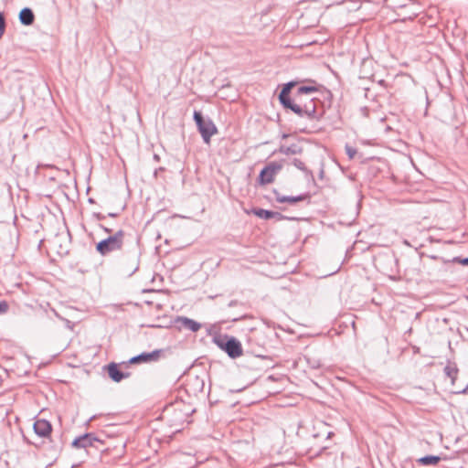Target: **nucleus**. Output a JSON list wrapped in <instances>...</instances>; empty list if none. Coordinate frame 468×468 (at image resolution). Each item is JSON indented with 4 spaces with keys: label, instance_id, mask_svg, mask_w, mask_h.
Returning <instances> with one entry per match:
<instances>
[{
    "label": "nucleus",
    "instance_id": "nucleus-1",
    "mask_svg": "<svg viewBox=\"0 0 468 468\" xmlns=\"http://www.w3.org/2000/svg\"><path fill=\"white\" fill-rule=\"evenodd\" d=\"M296 82L289 81L283 85L280 94L279 101L282 107L286 110H291L300 118L309 121H317L322 116V113L317 112V103L314 98L304 100L303 98L293 97L291 98L290 94L292 90L295 87Z\"/></svg>",
    "mask_w": 468,
    "mask_h": 468
},
{
    "label": "nucleus",
    "instance_id": "nucleus-2",
    "mask_svg": "<svg viewBox=\"0 0 468 468\" xmlns=\"http://www.w3.org/2000/svg\"><path fill=\"white\" fill-rule=\"evenodd\" d=\"M125 232L120 229L96 244V251L101 256L121 250L124 244Z\"/></svg>",
    "mask_w": 468,
    "mask_h": 468
},
{
    "label": "nucleus",
    "instance_id": "nucleus-3",
    "mask_svg": "<svg viewBox=\"0 0 468 468\" xmlns=\"http://www.w3.org/2000/svg\"><path fill=\"white\" fill-rule=\"evenodd\" d=\"M215 344L231 358L239 357L242 355V346L234 336L218 335L214 337Z\"/></svg>",
    "mask_w": 468,
    "mask_h": 468
},
{
    "label": "nucleus",
    "instance_id": "nucleus-4",
    "mask_svg": "<svg viewBox=\"0 0 468 468\" xmlns=\"http://www.w3.org/2000/svg\"><path fill=\"white\" fill-rule=\"evenodd\" d=\"M197 130L206 144L210 143L211 137L218 133V128L210 118H204L203 114L195 111L193 115Z\"/></svg>",
    "mask_w": 468,
    "mask_h": 468
},
{
    "label": "nucleus",
    "instance_id": "nucleus-5",
    "mask_svg": "<svg viewBox=\"0 0 468 468\" xmlns=\"http://www.w3.org/2000/svg\"><path fill=\"white\" fill-rule=\"evenodd\" d=\"M282 169V165L271 162L261 171L258 181L260 185H267L273 182L275 176Z\"/></svg>",
    "mask_w": 468,
    "mask_h": 468
},
{
    "label": "nucleus",
    "instance_id": "nucleus-6",
    "mask_svg": "<svg viewBox=\"0 0 468 468\" xmlns=\"http://www.w3.org/2000/svg\"><path fill=\"white\" fill-rule=\"evenodd\" d=\"M139 268V259L133 255L128 259L123 258L119 262V271L128 277L132 276Z\"/></svg>",
    "mask_w": 468,
    "mask_h": 468
},
{
    "label": "nucleus",
    "instance_id": "nucleus-7",
    "mask_svg": "<svg viewBox=\"0 0 468 468\" xmlns=\"http://www.w3.org/2000/svg\"><path fill=\"white\" fill-rule=\"evenodd\" d=\"M205 388V382L203 378L198 376L189 377L186 382V391L190 396L197 397L198 394L202 393Z\"/></svg>",
    "mask_w": 468,
    "mask_h": 468
},
{
    "label": "nucleus",
    "instance_id": "nucleus-8",
    "mask_svg": "<svg viewBox=\"0 0 468 468\" xmlns=\"http://www.w3.org/2000/svg\"><path fill=\"white\" fill-rule=\"evenodd\" d=\"M161 352L162 351L158 350V349L154 350L149 353L144 352L138 356L132 357L129 360V363L138 364V363H148V362H152V361H157L160 357Z\"/></svg>",
    "mask_w": 468,
    "mask_h": 468
},
{
    "label": "nucleus",
    "instance_id": "nucleus-9",
    "mask_svg": "<svg viewBox=\"0 0 468 468\" xmlns=\"http://www.w3.org/2000/svg\"><path fill=\"white\" fill-rule=\"evenodd\" d=\"M101 441L93 433H85L80 437H77L72 441V446L75 448H87L93 446L94 442Z\"/></svg>",
    "mask_w": 468,
    "mask_h": 468
},
{
    "label": "nucleus",
    "instance_id": "nucleus-10",
    "mask_svg": "<svg viewBox=\"0 0 468 468\" xmlns=\"http://www.w3.org/2000/svg\"><path fill=\"white\" fill-rule=\"evenodd\" d=\"M34 431L37 435L42 438H47L52 431V426L49 421L46 420H37L33 425Z\"/></svg>",
    "mask_w": 468,
    "mask_h": 468
},
{
    "label": "nucleus",
    "instance_id": "nucleus-11",
    "mask_svg": "<svg viewBox=\"0 0 468 468\" xmlns=\"http://www.w3.org/2000/svg\"><path fill=\"white\" fill-rule=\"evenodd\" d=\"M106 370L110 378L114 382H121L122 379L130 377V373L121 371L118 365L114 362L106 366Z\"/></svg>",
    "mask_w": 468,
    "mask_h": 468
},
{
    "label": "nucleus",
    "instance_id": "nucleus-12",
    "mask_svg": "<svg viewBox=\"0 0 468 468\" xmlns=\"http://www.w3.org/2000/svg\"><path fill=\"white\" fill-rule=\"evenodd\" d=\"M178 327L187 329L191 332H197L201 328V324L187 317H178L176 319Z\"/></svg>",
    "mask_w": 468,
    "mask_h": 468
},
{
    "label": "nucleus",
    "instance_id": "nucleus-13",
    "mask_svg": "<svg viewBox=\"0 0 468 468\" xmlns=\"http://www.w3.org/2000/svg\"><path fill=\"white\" fill-rule=\"evenodd\" d=\"M274 195H275V199L277 202H280V203H290V204H294L296 202H299V201H303V200H305L309 197V195L308 194H303V195H299V196H296V197H289V196H283L282 194H280L278 191L274 190Z\"/></svg>",
    "mask_w": 468,
    "mask_h": 468
},
{
    "label": "nucleus",
    "instance_id": "nucleus-14",
    "mask_svg": "<svg viewBox=\"0 0 468 468\" xmlns=\"http://www.w3.org/2000/svg\"><path fill=\"white\" fill-rule=\"evenodd\" d=\"M19 21L24 26H31L35 21V15L29 7H24L19 13Z\"/></svg>",
    "mask_w": 468,
    "mask_h": 468
},
{
    "label": "nucleus",
    "instance_id": "nucleus-15",
    "mask_svg": "<svg viewBox=\"0 0 468 468\" xmlns=\"http://www.w3.org/2000/svg\"><path fill=\"white\" fill-rule=\"evenodd\" d=\"M278 152L286 155L300 154L303 153V147L300 144H292L289 146L281 145Z\"/></svg>",
    "mask_w": 468,
    "mask_h": 468
},
{
    "label": "nucleus",
    "instance_id": "nucleus-16",
    "mask_svg": "<svg viewBox=\"0 0 468 468\" xmlns=\"http://www.w3.org/2000/svg\"><path fill=\"white\" fill-rule=\"evenodd\" d=\"M441 460V458L437 455H426V456H423V457H420V459H418L417 463L419 464L424 465V466H428V465L435 466L440 463Z\"/></svg>",
    "mask_w": 468,
    "mask_h": 468
},
{
    "label": "nucleus",
    "instance_id": "nucleus-17",
    "mask_svg": "<svg viewBox=\"0 0 468 468\" xmlns=\"http://www.w3.org/2000/svg\"><path fill=\"white\" fill-rule=\"evenodd\" d=\"M317 90L314 86H300L293 97L303 98L304 95H310Z\"/></svg>",
    "mask_w": 468,
    "mask_h": 468
},
{
    "label": "nucleus",
    "instance_id": "nucleus-18",
    "mask_svg": "<svg viewBox=\"0 0 468 468\" xmlns=\"http://www.w3.org/2000/svg\"><path fill=\"white\" fill-rule=\"evenodd\" d=\"M317 90L314 86H300L293 97L303 98L304 95H310Z\"/></svg>",
    "mask_w": 468,
    "mask_h": 468
},
{
    "label": "nucleus",
    "instance_id": "nucleus-19",
    "mask_svg": "<svg viewBox=\"0 0 468 468\" xmlns=\"http://www.w3.org/2000/svg\"><path fill=\"white\" fill-rule=\"evenodd\" d=\"M444 373L445 375L452 379V383L454 384V381L456 379L457 374H458V368L455 364L449 363L444 367Z\"/></svg>",
    "mask_w": 468,
    "mask_h": 468
},
{
    "label": "nucleus",
    "instance_id": "nucleus-20",
    "mask_svg": "<svg viewBox=\"0 0 468 468\" xmlns=\"http://www.w3.org/2000/svg\"><path fill=\"white\" fill-rule=\"evenodd\" d=\"M253 213L257 217L263 218V219H271L273 218V211H271V210H267V209H263V208H255V209H253Z\"/></svg>",
    "mask_w": 468,
    "mask_h": 468
},
{
    "label": "nucleus",
    "instance_id": "nucleus-21",
    "mask_svg": "<svg viewBox=\"0 0 468 468\" xmlns=\"http://www.w3.org/2000/svg\"><path fill=\"white\" fill-rule=\"evenodd\" d=\"M292 164L296 168H298L299 170H301V171H303V172H304V173H306V174H308V175H311V176H313L312 172H311V171H309V170L306 168V166H305L304 163H303V161H301L300 159L294 158V159L292 160Z\"/></svg>",
    "mask_w": 468,
    "mask_h": 468
},
{
    "label": "nucleus",
    "instance_id": "nucleus-22",
    "mask_svg": "<svg viewBox=\"0 0 468 468\" xmlns=\"http://www.w3.org/2000/svg\"><path fill=\"white\" fill-rule=\"evenodd\" d=\"M345 149H346V153L348 155L349 159H353L357 153L356 148H354L348 144L346 145Z\"/></svg>",
    "mask_w": 468,
    "mask_h": 468
},
{
    "label": "nucleus",
    "instance_id": "nucleus-23",
    "mask_svg": "<svg viewBox=\"0 0 468 468\" xmlns=\"http://www.w3.org/2000/svg\"><path fill=\"white\" fill-rule=\"evenodd\" d=\"M5 30V20L4 15L0 12V38L3 37Z\"/></svg>",
    "mask_w": 468,
    "mask_h": 468
},
{
    "label": "nucleus",
    "instance_id": "nucleus-24",
    "mask_svg": "<svg viewBox=\"0 0 468 468\" xmlns=\"http://www.w3.org/2000/svg\"><path fill=\"white\" fill-rule=\"evenodd\" d=\"M452 262H458L462 265L468 266V257L461 259L459 257H455L452 260Z\"/></svg>",
    "mask_w": 468,
    "mask_h": 468
},
{
    "label": "nucleus",
    "instance_id": "nucleus-25",
    "mask_svg": "<svg viewBox=\"0 0 468 468\" xmlns=\"http://www.w3.org/2000/svg\"><path fill=\"white\" fill-rule=\"evenodd\" d=\"M9 305L5 301L0 302V314H5L8 311Z\"/></svg>",
    "mask_w": 468,
    "mask_h": 468
},
{
    "label": "nucleus",
    "instance_id": "nucleus-26",
    "mask_svg": "<svg viewBox=\"0 0 468 468\" xmlns=\"http://www.w3.org/2000/svg\"><path fill=\"white\" fill-rule=\"evenodd\" d=\"M272 218H275L276 220H282V219L285 218V217L282 214H281L280 212L273 211Z\"/></svg>",
    "mask_w": 468,
    "mask_h": 468
},
{
    "label": "nucleus",
    "instance_id": "nucleus-27",
    "mask_svg": "<svg viewBox=\"0 0 468 468\" xmlns=\"http://www.w3.org/2000/svg\"><path fill=\"white\" fill-rule=\"evenodd\" d=\"M94 217L98 219V220H102L105 218V216L101 214V213H95L94 214Z\"/></svg>",
    "mask_w": 468,
    "mask_h": 468
},
{
    "label": "nucleus",
    "instance_id": "nucleus-28",
    "mask_svg": "<svg viewBox=\"0 0 468 468\" xmlns=\"http://www.w3.org/2000/svg\"><path fill=\"white\" fill-rule=\"evenodd\" d=\"M100 228L102 229L107 233H112V230L111 229H109V228H107V227H105L103 225H100Z\"/></svg>",
    "mask_w": 468,
    "mask_h": 468
},
{
    "label": "nucleus",
    "instance_id": "nucleus-29",
    "mask_svg": "<svg viewBox=\"0 0 468 468\" xmlns=\"http://www.w3.org/2000/svg\"><path fill=\"white\" fill-rule=\"evenodd\" d=\"M467 391H468V385H467L463 389H462V390L458 391V393H463V394H464V393H467Z\"/></svg>",
    "mask_w": 468,
    "mask_h": 468
},
{
    "label": "nucleus",
    "instance_id": "nucleus-30",
    "mask_svg": "<svg viewBox=\"0 0 468 468\" xmlns=\"http://www.w3.org/2000/svg\"><path fill=\"white\" fill-rule=\"evenodd\" d=\"M109 216H110V217H115V216H116V214L110 213V214H109Z\"/></svg>",
    "mask_w": 468,
    "mask_h": 468
},
{
    "label": "nucleus",
    "instance_id": "nucleus-31",
    "mask_svg": "<svg viewBox=\"0 0 468 468\" xmlns=\"http://www.w3.org/2000/svg\"><path fill=\"white\" fill-rule=\"evenodd\" d=\"M89 202H90V203H93L94 201H93V199H92V198H90V199H89Z\"/></svg>",
    "mask_w": 468,
    "mask_h": 468
},
{
    "label": "nucleus",
    "instance_id": "nucleus-32",
    "mask_svg": "<svg viewBox=\"0 0 468 468\" xmlns=\"http://www.w3.org/2000/svg\"><path fill=\"white\" fill-rule=\"evenodd\" d=\"M287 137H288V135H287V134H283V135H282V138H287Z\"/></svg>",
    "mask_w": 468,
    "mask_h": 468
}]
</instances>
